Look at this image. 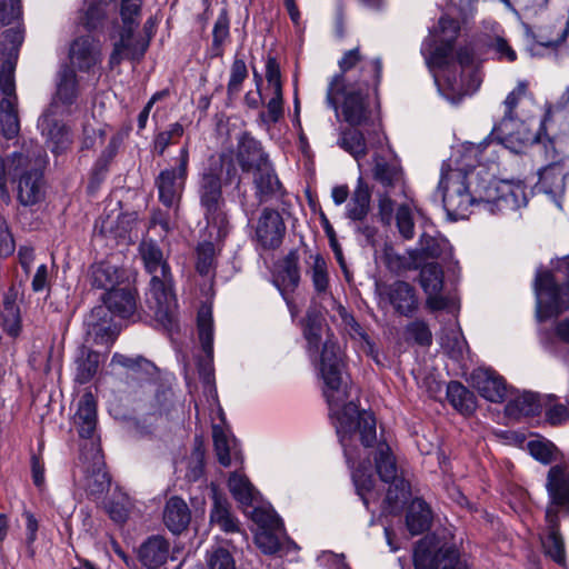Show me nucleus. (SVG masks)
<instances>
[{
	"instance_id": "c756f323",
	"label": "nucleus",
	"mask_w": 569,
	"mask_h": 569,
	"mask_svg": "<svg viewBox=\"0 0 569 569\" xmlns=\"http://www.w3.org/2000/svg\"><path fill=\"white\" fill-rule=\"evenodd\" d=\"M42 171L27 170L20 174L18 183V200L22 206H32L42 197Z\"/></svg>"
},
{
	"instance_id": "ea45409f",
	"label": "nucleus",
	"mask_w": 569,
	"mask_h": 569,
	"mask_svg": "<svg viewBox=\"0 0 569 569\" xmlns=\"http://www.w3.org/2000/svg\"><path fill=\"white\" fill-rule=\"evenodd\" d=\"M447 399L462 415H471L477 408L475 393L459 381H450L448 383Z\"/></svg>"
},
{
	"instance_id": "2eb2a0df",
	"label": "nucleus",
	"mask_w": 569,
	"mask_h": 569,
	"mask_svg": "<svg viewBox=\"0 0 569 569\" xmlns=\"http://www.w3.org/2000/svg\"><path fill=\"white\" fill-rule=\"evenodd\" d=\"M198 338L203 356L198 358L197 367L199 376L207 385L213 381V319L211 309L201 307L197 316Z\"/></svg>"
},
{
	"instance_id": "338daca9",
	"label": "nucleus",
	"mask_w": 569,
	"mask_h": 569,
	"mask_svg": "<svg viewBox=\"0 0 569 569\" xmlns=\"http://www.w3.org/2000/svg\"><path fill=\"white\" fill-rule=\"evenodd\" d=\"M248 77L246 62L236 58L231 64L230 78L227 86L228 96L237 94L241 90L242 82Z\"/></svg>"
},
{
	"instance_id": "13d9d810",
	"label": "nucleus",
	"mask_w": 569,
	"mask_h": 569,
	"mask_svg": "<svg viewBox=\"0 0 569 569\" xmlns=\"http://www.w3.org/2000/svg\"><path fill=\"white\" fill-rule=\"evenodd\" d=\"M183 134V127L179 122L171 123L168 130L161 131L156 134L152 144V151L162 156L166 149L176 142L177 139Z\"/></svg>"
},
{
	"instance_id": "e2e57ef3",
	"label": "nucleus",
	"mask_w": 569,
	"mask_h": 569,
	"mask_svg": "<svg viewBox=\"0 0 569 569\" xmlns=\"http://www.w3.org/2000/svg\"><path fill=\"white\" fill-rule=\"evenodd\" d=\"M178 210L174 209H154L150 217V227H160L162 236H167L176 228Z\"/></svg>"
},
{
	"instance_id": "bb28decb",
	"label": "nucleus",
	"mask_w": 569,
	"mask_h": 569,
	"mask_svg": "<svg viewBox=\"0 0 569 569\" xmlns=\"http://www.w3.org/2000/svg\"><path fill=\"white\" fill-rule=\"evenodd\" d=\"M371 204V189L365 179L360 176L357 186L346 206V217L352 221H363Z\"/></svg>"
},
{
	"instance_id": "3c124183",
	"label": "nucleus",
	"mask_w": 569,
	"mask_h": 569,
	"mask_svg": "<svg viewBox=\"0 0 569 569\" xmlns=\"http://www.w3.org/2000/svg\"><path fill=\"white\" fill-rule=\"evenodd\" d=\"M405 337L406 341L421 347H430L432 345V332L428 323L420 319L413 320L405 327Z\"/></svg>"
},
{
	"instance_id": "aec40b11",
	"label": "nucleus",
	"mask_w": 569,
	"mask_h": 569,
	"mask_svg": "<svg viewBox=\"0 0 569 569\" xmlns=\"http://www.w3.org/2000/svg\"><path fill=\"white\" fill-rule=\"evenodd\" d=\"M56 112L46 111L38 121V127L46 138V144L54 154L64 152L72 143L69 127L56 119Z\"/></svg>"
},
{
	"instance_id": "f8f14e48",
	"label": "nucleus",
	"mask_w": 569,
	"mask_h": 569,
	"mask_svg": "<svg viewBox=\"0 0 569 569\" xmlns=\"http://www.w3.org/2000/svg\"><path fill=\"white\" fill-rule=\"evenodd\" d=\"M527 202L525 187L506 180L490 181L479 194V204L492 214L515 211Z\"/></svg>"
},
{
	"instance_id": "58836bf2",
	"label": "nucleus",
	"mask_w": 569,
	"mask_h": 569,
	"mask_svg": "<svg viewBox=\"0 0 569 569\" xmlns=\"http://www.w3.org/2000/svg\"><path fill=\"white\" fill-rule=\"evenodd\" d=\"M373 178L385 188L403 186V171L396 161H387L380 156L375 157Z\"/></svg>"
},
{
	"instance_id": "393cba45",
	"label": "nucleus",
	"mask_w": 569,
	"mask_h": 569,
	"mask_svg": "<svg viewBox=\"0 0 569 569\" xmlns=\"http://www.w3.org/2000/svg\"><path fill=\"white\" fill-rule=\"evenodd\" d=\"M473 387L490 402H502L507 395L505 379L490 369H478L471 375Z\"/></svg>"
},
{
	"instance_id": "f3484780",
	"label": "nucleus",
	"mask_w": 569,
	"mask_h": 569,
	"mask_svg": "<svg viewBox=\"0 0 569 569\" xmlns=\"http://www.w3.org/2000/svg\"><path fill=\"white\" fill-rule=\"evenodd\" d=\"M286 234V224L281 214L271 208H264L258 220L256 237L266 250L278 249Z\"/></svg>"
},
{
	"instance_id": "a878e982",
	"label": "nucleus",
	"mask_w": 569,
	"mask_h": 569,
	"mask_svg": "<svg viewBox=\"0 0 569 569\" xmlns=\"http://www.w3.org/2000/svg\"><path fill=\"white\" fill-rule=\"evenodd\" d=\"M170 543L162 536L147 538L138 548V559L147 569H159L167 563Z\"/></svg>"
},
{
	"instance_id": "72a5a7b5",
	"label": "nucleus",
	"mask_w": 569,
	"mask_h": 569,
	"mask_svg": "<svg viewBox=\"0 0 569 569\" xmlns=\"http://www.w3.org/2000/svg\"><path fill=\"white\" fill-rule=\"evenodd\" d=\"M300 282L299 252L296 249L290 250L282 259L278 272L277 286L281 293L293 291Z\"/></svg>"
},
{
	"instance_id": "f704fd0d",
	"label": "nucleus",
	"mask_w": 569,
	"mask_h": 569,
	"mask_svg": "<svg viewBox=\"0 0 569 569\" xmlns=\"http://www.w3.org/2000/svg\"><path fill=\"white\" fill-rule=\"evenodd\" d=\"M100 362V353L84 346L79 348L74 359V380L79 385H86L96 376Z\"/></svg>"
},
{
	"instance_id": "5701e85b",
	"label": "nucleus",
	"mask_w": 569,
	"mask_h": 569,
	"mask_svg": "<svg viewBox=\"0 0 569 569\" xmlns=\"http://www.w3.org/2000/svg\"><path fill=\"white\" fill-rule=\"evenodd\" d=\"M386 296L395 312L410 318L419 308V298L413 286L403 280H397L386 288Z\"/></svg>"
},
{
	"instance_id": "dca6fc26",
	"label": "nucleus",
	"mask_w": 569,
	"mask_h": 569,
	"mask_svg": "<svg viewBox=\"0 0 569 569\" xmlns=\"http://www.w3.org/2000/svg\"><path fill=\"white\" fill-rule=\"evenodd\" d=\"M79 97V82L76 70L68 64L57 73L56 92L47 111L70 114L71 107Z\"/></svg>"
},
{
	"instance_id": "423d86ee",
	"label": "nucleus",
	"mask_w": 569,
	"mask_h": 569,
	"mask_svg": "<svg viewBox=\"0 0 569 569\" xmlns=\"http://www.w3.org/2000/svg\"><path fill=\"white\" fill-rule=\"evenodd\" d=\"M310 358L317 362L325 383L323 395L330 408L339 407L348 398V395L346 391V362L338 341L332 335H328L319 356Z\"/></svg>"
},
{
	"instance_id": "052dcab7",
	"label": "nucleus",
	"mask_w": 569,
	"mask_h": 569,
	"mask_svg": "<svg viewBox=\"0 0 569 569\" xmlns=\"http://www.w3.org/2000/svg\"><path fill=\"white\" fill-rule=\"evenodd\" d=\"M212 437L219 463L229 467L231 465V447L228 435L219 426H213Z\"/></svg>"
},
{
	"instance_id": "7c9ffc66",
	"label": "nucleus",
	"mask_w": 569,
	"mask_h": 569,
	"mask_svg": "<svg viewBox=\"0 0 569 569\" xmlns=\"http://www.w3.org/2000/svg\"><path fill=\"white\" fill-rule=\"evenodd\" d=\"M19 290L11 286L3 296L2 326L11 337H17L21 330V313L18 305Z\"/></svg>"
},
{
	"instance_id": "c85d7f7f",
	"label": "nucleus",
	"mask_w": 569,
	"mask_h": 569,
	"mask_svg": "<svg viewBox=\"0 0 569 569\" xmlns=\"http://www.w3.org/2000/svg\"><path fill=\"white\" fill-rule=\"evenodd\" d=\"M361 61V56L359 52V48H355L345 52L342 58L339 60V69L340 72L335 74L327 88L326 100L333 104V92L337 90V87L345 86L349 83H361V79L352 80L349 76V71L356 67Z\"/></svg>"
},
{
	"instance_id": "69168bd1",
	"label": "nucleus",
	"mask_w": 569,
	"mask_h": 569,
	"mask_svg": "<svg viewBox=\"0 0 569 569\" xmlns=\"http://www.w3.org/2000/svg\"><path fill=\"white\" fill-rule=\"evenodd\" d=\"M529 453L542 465H550L555 458L556 447L550 441L531 440L528 442Z\"/></svg>"
},
{
	"instance_id": "39448f33",
	"label": "nucleus",
	"mask_w": 569,
	"mask_h": 569,
	"mask_svg": "<svg viewBox=\"0 0 569 569\" xmlns=\"http://www.w3.org/2000/svg\"><path fill=\"white\" fill-rule=\"evenodd\" d=\"M433 42L435 40L431 37L425 39L420 49L421 54L425 57L429 69H440L443 72L441 78H435L440 94L450 103L458 104L479 87V81L473 89L463 83L462 76L458 73L455 64V41L441 39L440 44L435 48Z\"/></svg>"
},
{
	"instance_id": "680f3d73",
	"label": "nucleus",
	"mask_w": 569,
	"mask_h": 569,
	"mask_svg": "<svg viewBox=\"0 0 569 569\" xmlns=\"http://www.w3.org/2000/svg\"><path fill=\"white\" fill-rule=\"evenodd\" d=\"M311 280L318 295L326 293L329 288V276L326 260L320 254L313 258L311 267Z\"/></svg>"
},
{
	"instance_id": "cd10ccee",
	"label": "nucleus",
	"mask_w": 569,
	"mask_h": 569,
	"mask_svg": "<svg viewBox=\"0 0 569 569\" xmlns=\"http://www.w3.org/2000/svg\"><path fill=\"white\" fill-rule=\"evenodd\" d=\"M191 520V512L186 501L179 497H171L163 510V522L173 533L180 535L184 531Z\"/></svg>"
},
{
	"instance_id": "9d476101",
	"label": "nucleus",
	"mask_w": 569,
	"mask_h": 569,
	"mask_svg": "<svg viewBox=\"0 0 569 569\" xmlns=\"http://www.w3.org/2000/svg\"><path fill=\"white\" fill-rule=\"evenodd\" d=\"M251 519L258 525L256 543L267 555H287L298 550V546L284 532L283 522L271 509L254 507L250 512Z\"/></svg>"
},
{
	"instance_id": "c9c22d12",
	"label": "nucleus",
	"mask_w": 569,
	"mask_h": 569,
	"mask_svg": "<svg viewBox=\"0 0 569 569\" xmlns=\"http://www.w3.org/2000/svg\"><path fill=\"white\" fill-rule=\"evenodd\" d=\"M210 523L218 526L227 533L240 531L239 520L231 513L230 503L216 491L213 492V505L210 510Z\"/></svg>"
},
{
	"instance_id": "a211bd4d",
	"label": "nucleus",
	"mask_w": 569,
	"mask_h": 569,
	"mask_svg": "<svg viewBox=\"0 0 569 569\" xmlns=\"http://www.w3.org/2000/svg\"><path fill=\"white\" fill-rule=\"evenodd\" d=\"M69 59L71 68L89 73L102 60L99 40L91 36L76 38L70 46Z\"/></svg>"
},
{
	"instance_id": "6e6552de",
	"label": "nucleus",
	"mask_w": 569,
	"mask_h": 569,
	"mask_svg": "<svg viewBox=\"0 0 569 569\" xmlns=\"http://www.w3.org/2000/svg\"><path fill=\"white\" fill-rule=\"evenodd\" d=\"M413 565L416 569H470L456 546L435 533L416 543Z\"/></svg>"
},
{
	"instance_id": "4c0bfd02",
	"label": "nucleus",
	"mask_w": 569,
	"mask_h": 569,
	"mask_svg": "<svg viewBox=\"0 0 569 569\" xmlns=\"http://www.w3.org/2000/svg\"><path fill=\"white\" fill-rule=\"evenodd\" d=\"M419 251L425 258H439L443 262L452 259V247L441 234L423 232L419 239Z\"/></svg>"
},
{
	"instance_id": "0eeeda50",
	"label": "nucleus",
	"mask_w": 569,
	"mask_h": 569,
	"mask_svg": "<svg viewBox=\"0 0 569 569\" xmlns=\"http://www.w3.org/2000/svg\"><path fill=\"white\" fill-rule=\"evenodd\" d=\"M467 171L459 168H441L438 191L441 192L442 207L450 220L465 219L472 204H479V198L471 194Z\"/></svg>"
},
{
	"instance_id": "79ce46f5",
	"label": "nucleus",
	"mask_w": 569,
	"mask_h": 569,
	"mask_svg": "<svg viewBox=\"0 0 569 569\" xmlns=\"http://www.w3.org/2000/svg\"><path fill=\"white\" fill-rule=\"evenodd\" d=\"M228 488L234 500L242 507H252L258 500L259 492L244 475L232 472L228 479Z\"/></svg>"
},
{
	"instance_id": "1a4fd4ad",
	"label": "nucleus",
	"mask_w": 569,
	"mask_h": 569,
	"mask_svg": "<svg viewBox=\"0 0 569 569\" xmlns=\"http://www.w3.org/2000/svg\"><path fill=\"white\" fill-rule=\"evenodd\" d=\"M376 418L373 413L366 410L359 411L352 401L343 406L337 416V433L339 441L343 447L345 457L348 465L353 468V458L348 449L349 440L356 432L360 433L361 443L365 447H372L377 440Z\"/></svg>"
},
{
	"instance_id": "6e6d98bb",
	"label": "nucleus",
	"mask_w": 569,
	"mask_h": 569,
	"mask_svg": "<svg viewBox=\"0 0 569 569\" xmlns=\"http://www.w3.org/2000/svg\"><path fill=\"white\" fill-rule=\"evenodd\" d=\"M143 0H120L119 16L121 24L119 27H139Z\"/></svg>"
},
{
	"instance_id": "e433bc0d",
	"label": "nucleus",
	"mask_w": 569,
	"mask_h": 569,
	"mask_svg": "<svg viewBox=\"0 0 569 569\" xmlns=\"http://www.w3.org/2000/svg\"><path fill=\"white\" fill-rule=\"evenodd\" d=\"M542 401L540 396L533 392H523L511 399L506 405V415L510 418L519 419L521 417L537 416L542 411Z\"/></svg>"
},
{
	"instance_id": "37998d69",
	"label": "nucleus",
	"mask_w": 569,
	"mask_h": 569,
	"mask_svg": "<svg viewBox=\"0 0 569 569\" xmlns=\"http://www.w3.org/2000/svg\"><path fill=\"white\" fill-rule=\"evenodd\" d=\"M337 144L351 154L358 162L368 153L366 138L363 133L355 127L341 129Z\"/></svg>"
},
{
	"instance_id": "473e14b6",
	"label": "nucleus",
	"mask_w": 569,
	"mask_h": 569,
	"mask_svg": "<svg viewBox=\"0 0 569 569\" xmlns=\"http://www.w3.org/2000/svg\"><path fill=\"white\" fill-rule=\"evenodd\" d=\"M431 522L432 511L428 503L421 498L413 499L406 515V523L410 533L417 536L427 531Z\"/></svg>"
},
{
	"instance_id": "a19ab883",
	"label": "nucleus",
	"mask_w": 569,
	"mask_h": 569,
	"mask_svg": "<svg viewBox=\"0 0 569 569\" xmlns=\"http://www.w3.org/2000/svg\"><path fill=\"white\" fill-rule=\"evenodd\" d=\"M373 458L376 471L383 482L401 478L398 475L396 457L387 442L382 441L377 445Z\"/></svg>"
},
{
	"instance_id": "20e7f679",
	"label": "nucleus",
	"mask_w": 569,
	"mask_h": 569,
	"mask_svg": "<svg viewBox=\"0 0 569 569\" xmlns=\"http://www.w3.org/2000/svg\"><path fill=\"white\" fill-rule=\"evenodd\" d=\"M546 490L549 502L546 509L548 533L542 539L545 553L559 565L565 562V545L559 532V513L569 515V475L560 465L552 466L547 475Z\"/></svg>"
},
{
	"instance_id": "a18cd8bd",
	"label": "nucleus",
	"mask_w": 569,
	"mask_h": 569,
	"mask_svg": "<svg viewBox=\"0 0 569 569\" xmlns=\"http://www.w3.org/2000/svg\"><path fill=\"white\" fill-rule=\"evenodd\" d=\"M0 131L7 140H11L19 134L20 121L17 103L12 99L0 101Z\"/></svg>"
},
{
	"instance_id": "412c9836",
	"label": "nucleus",
	"mask_w": 569,
	"mask_h": 569,
	"mask_svg": "<svg viewBox=\"0 0 569 569\" xmlns=\"http://www.w3.org/2000/svg\"><path fill=\"white\" fill-rule=\"evenodd\" d=\"M73 425L81 438L92 441V448L98 455L100 449L94 441L98 425L97 401L91 392H84L80 398L73 417ZM97 439L99 440V437Z\"/></svg>"
},
{
	"instance_id": "b1692460",
	"label": "nucleus",
	"mask_w": 569,
	"mask_h": 569,
	"mask_svg": "<svg viewBox=\"0 0 569 569\" xmlns=\"http://www.w3.org/2000/svg\"><path fill=\"white\" fill-rule=\"evenodd\" d=\"M102 301L108 313L122 319L131 318L137 311V291L129 282L106 292L102 296Z\"/></svg>"
},
{
	"instance_id": "4468645a",
	"label": "nucleus",
	"mask_w": 569,
	"mask_h": 569,
	"mask_svg": "<svg viewBox=\"0 0 569 569\" xmlns=\"http://www.w3.org/2000/svg\"><path fill=\"white\" fill-rule=\"evenodd\" d=\"M113 28L117 30L118 39L109 57V68L114 69L123 60L140 61L149 48V39L134 36L138 27H119V22L116 21Z\"/></svg>"
},
{
	"instance_id": "f257e3e1",
	"label": "nucleus",
	"mask_w": 569,
	"mask_h": 569,
	"mask_svg": "<svg viewBox=\"0 0 569 569\" xmlns=\"http://www.w3.org/2000/svg\"><path fill=\"white\" fill-rule=\"evenodd\" d=\"M242 172H254L272 163L261 142L248 132L237 139L236 151L228 149L210 154L198 172L197 193L210 238L223 240L229 232V219L223 197V187L233 184L239 189Z\"/></svg>"
},
{
	"instance_id": "603ef678",
	"label": "nucleus",
	"mask_w": 569,
	"mask_h": 569,
	"mask_svg": "<svg viewBox=\"0 0 569 569\" xmlns=\"http://www.w3.org/2000/svg\"><path fill=\"white\" fill-rule=\"evenodd\" d=\"M196 269L201 276H209L216 266V248L212 241H202L197 247Z\"/></svg>"
},
{
	"instance_id": "4d7b16f0",
	"label": "nucleus",
	"mask_w": 569,
	"mask_h": 569,
	"mask_svg": "<svg viewBox=\"0 0 569 569\" xmlns=\"http://www.w3.org/2000/svg\"><path fill=\"white\" fill-rule=\"evenodd\" d=\"M4 38L13 44V49L7 60L3 61L0 69L2 76H14L16 63L18 59V50L23 41V36L20 30L9 29L3 32Z\"/></svg>"
},
{
	"instance_id": "774afa93",
	"label": "nucleus",
	"mask_w": 569,
	"mask_h": 569,
	"mask_svg": "<svg viewBox=\"0 0 569 569\" xmlns=\"http://www.w3.org/2000/svg\"><path fill=\"white\" fill-rule=\"evenodd\" d=\"M283 117L282 91H274L273 97L267 103V111L260 113L266 124H274Z\"/></svg>"
},
{
	"instance_id": "864d4df0",
	"label": "nucleus",
	"mask_w": 569,
	"mask_h": 569,
	"mask_svg": "<svg viewBox=\"0 0 569 569\" xmlns=\"http://www.w3.org/2000/svg\"><path fill=\"white\" fill-rule=\"evenodd\" d=\"M388 483L389 488L385 498V503L387 505L386 509L390 512H395L399 509L400 503L406 501L409 493V485L403 478L389 481Z\"/></svg>"
},
{
	"instance_id": "c03bdc74",
	"label": "nucleus",
	"mask_w": 569,
	"mask_h": 569,
	"mask_svg": "<svg viewBox=\"0 0 569 569\" xmlns=\"http://www.w3.org/2000/svg\"><path fill=\"white\" fill-rule=\"evenodd\" d=\"M122 271L109 263H100L92 269L91 286L97 289L109 290L117 289L123 284L121 281Z\"/></svg>"
},
{
	"instance_id": "49530a36",
	"label": "nucleus",
	"mask_w": 569,
	"mask_h": 569,
	"mask_svg": "<svg viewBox=\"0 0 569 569\" xmlns=\"http://www.w3.org/2000/svg\"><path fill=\"white\" fill-rule=\"evenodd\" d=\"M230 20L228 11L222 9L214 22L212 30V43L209 49L210 58H218L223 54V42L229 37Z\"/></svg>"
},
{
	"instance_id": "0e129e2a",
	"label": "nucleus",
	"mask_w": 569,
	"mask_h": 569,
	"mask_svg": "<svg viewBox=\"0 0 569 569\" xmlns=\"http://www.w3.org/2000/svg\"><path fill=\"white\" fill-rule=\"evenodd\" d=\"M111 363L119 365L136 372L142 371L148 375L154 369L153 363L141 356L127 357L118 352L112 356Z\"/></svg>"
},
{
	"instance_id": "bf43d9fd",
	"label": "nucleus",
	"mask_w": 569,
	"mask_h": 569,
	"mask_svg": "<svg viewBox=\"0 0 569 569\" xmlns=\"http://www.w3.org/2000/svg\"><path fill=\"white\" fill-rule=\"evenodd\" d=\"M396 226L399 234L405 240H411L415 237V222L412 210L407 203L400 204L395 214Z\"/></svg>"
},
{
	"instance_id": "6ab92c4d",
	"label": "nucleus",
	"mask_w": 569,
	"mask_h": 569,
	"mask_svg": "<svg viewBox=\"0 0 569 569\" xmlns=\"http://www.w3.org/2000/svg\"><path fill=\"white\" fill-rule=\"evenodd\" d=\"M252 184L259 203L281 202L287 193L272 163L252 172Z\"/></svg>"
},
{
	"instance_id": "9b49d317",
	"label": "nucleus",
	"mask_w": 569,
	"mask_h": 569,
	"mask_svg": "<svg viewBox=\"0 0 569 569\" xmlns=\"http://www.w3.org/2000/svg\"><path fill=\"white\" fill-rule=\"evenodd\" d=\"M527 91L528 83L526 81H519L517 87L509 92L505 99L503 117L493 127V132L497 134L500 142L515 152H519L513 146L515 143L523 146L532 139V134L529 132L526 121L515 112L520 99L527 94Z\"/></svg>"
},
{
	"instance_id": "ddd939ff",
	"label": "nucleus",
	"mask_w": 569,
	"mask_h": 569,
	"mask_svg": "<svg viewBox=\"0 0 569 569\" xmlns=\"http://www.w3.org/2000/svg\"><path fill=\"white\" fill-rule=\"evenodd\" d=\"M189 148L184 144L177 158V168L164 169L156 178L159 201L168 209L179 210L184 181L188 177Z\"/></svg>"
},
{
	"instance_id": "09e8293b",
	"label": "nucleus",
	"mask_w": 569,
	"mask_h": 569,
	"mask_svg": "<svg viewBox=\"0 0 569 569\" xmlns=\"http://www.w3.org/2000/svg\"><path fill=\"white\" fill-rule=\"evenodd\" d=\"M352 481L356 487L357 495L361 498L363 505L369 509L370 498L375 485V478L366 466H359L352 471Z\"/></svg>"
},
{
	"instance_id": "f03ea898",
	"label": "nucleus",
	"mask_w": 569,
	"mask_h": 569,
	"mask_svg": "<svg viewBox=\"0 0 569 569\" xmlns=\"http://www.w3.org/2000/svg\"><path fill=\"white\" fill-rule=\"evenodd\" d=\"M139 252L147 272L151 276L147 301L153 310L154 319L169 335L178 332V303L170 266L160 247L152 240L142 241Z\"/></svg>"
},
{
	"instance_id": "4be33fe9",
	"label": "nucleus",
	"mask_w": 569,
	"mask_h": 569,
	"mask_svg": "<svg viewBox=\"0 0 569 569\" xmlns=\"http://www.w3.org/2000/svg\"><path fill=\"white\" fill-rule=\"evenodd\" d=\"M87 336L97 345H111L117 336L112 317L104 306H96L84 318Z\"/></svg>"
},
{
	"instance_id": "5fc2aeb1",
	"label": "nucleus",
	"mask_w": 569,
	"mask_h": 569,
	"mask_svg": "<svg viewBox=\"0 0 569 569\" xmlns=\"http://www.w3.org/2000/svg\"><path fill=\"white\" fill-rule=\"evenodd\" d=\"M206 569H237L231 552L223 547H212L207 551Z\"/></svg>"
},
{
	"instance_id": "8fccbe9b",
	"label": "nucleus",
	"mask_w": 569,
	"mask_h": 569,
	"mask_svg": "<svg viewBox=\"0 0 569 569\" xmlns=\"http://www.w3.org/2000/svg\"><path fill=\"white\" fill-rule=\"evenodd\" d=\"M420 284L426 293H440L443 287V271L439 263L431 262L420 271Z\"/></svg>"
},
{
	"instance_id": "7ed1b4c3",
	"label": "nucleus",
	"mask_w": 569,
	"mask_h": 569,
	"mask_svg": "<svg viewBox=\"0 0 569 569\" xmlns=\"http://www.w3.org/2000/svg\"><path fill=\"white\" fill-rule=\"evenodd\" d=\"M382 74V61L375 58L361 67V83H349L337 87L333 92V104L326 100L336 116L341 112L343 120L351 127L367 124L371 118L369 90L377 91Z\"/></svg>"
},
{
	"instance_id": "2f4dec72",
	"label": "nucleus",
	"mask_w": 569,
	"mask_h": 569,
	"mask_svg": "<svg viewBox=\"0 0 569 569\" xmlns=\"http://www.w3.org/2000/svg\"><path fill=\"white\" fill-rule=\"evenodd\" d=\"M325 318L320 311L309 308L303 320V337L307 340V351L310 357L317 356L322 341Z\"/></svg>"
},
{
	"instance_id": "de8ad7c7",
	"label": "nucleus",
	"mask_w": 569,
	"mask_h": 569,
	"mask_svg": "<svg viewBox=\"0 0 569 569\" xmlns=\"http://www.w3.org/2000/svg\"><path fill=\"white\" fill-rule=\"evenodd\" d=\"M409 256L397 252L392 247L386 246L383 262L387 269L393 273H400L416 268V251H409Z\"/></svg>"
}]
</instances>
